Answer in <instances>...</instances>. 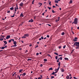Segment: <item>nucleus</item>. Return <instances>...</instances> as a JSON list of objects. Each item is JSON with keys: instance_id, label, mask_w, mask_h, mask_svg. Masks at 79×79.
I'll list each match as a JSON object with an SVG mask.
<instances>
[{"instance_id": "1", "label": "nucleus", "mask_w": 79, "mask_h": 79, "mask_svg": "<svg viewBox=\"0 0 79 79\" xmlns=\"http://www.w3.org/2000/svg\"><path fill=\"white\" fill-rule=\"evenodd\" d=\"M75 24H77V18H75L74 20V22H73L72 24H73V23Z\"/></svg>"}, {"instance_id": "2", "label": "nucleus", "mask_w": 79, "mask_h": 79, "mask_svg": "<svg viewBox=\"0 0 79 79\" xmlns=\"http://www.w3.org/2000/svg\"><path fill=\"white\" fill-rule=\"evenodd\" d=\"M76 49H79V42H76Z\"/></svg>"}, {"instance_id": "3", "label": "nucleus", "mask_w": 79, "mask_h": 79, "mask_svg": "<svg viewBox=\"0 0 79 79\" xmlns=\"http://www.w3.org/2000/svg\"><path fill=\"white\" fill-rule=\"evenodd\" d=\"M77 38L75 37L74 38V39L73 40L74 42H76V41H77Z\"/></svg>"}, {"instance_id": "4", "label": "nucleus", "mask_w": 79, "mask_h": 79, "mask_svg": "<svg viewBox=\"0 0 79 79\" xmlns=\"http://www.w3.org/2000/svg\"><path fill=\"white\" fill-rule=\"evenodd\" d=\"M19 6H22V7L23 6V3L21 2V3H20L19 4Z\"/></svg>"}, {"instance_id": "5", "label": "nucleus", "mask_w": 79, "mask_h": 79, "mask_svg": "<svg viewBox=\"0 0 79 79\" xmlns=\"http://www.w3.org/2000/svg\"><path fill=\"white\" fill-rule=\"evenodd\" d=\"M29 35L28 34H26L24 35V36H26V37H29Z\"/></svg>"}, {"instance_id": "6", "label": "nucleus", "mask_w": 79, "mask_h": 79, "mask_svg": "<svg viewBox=\"0 0 79 79\" xmlns=\"http://www.w3.org/2000/svg\"><path fill=\"white\" fill-rule=\"evenodd\" d=\"M9 38H10V35H8L6 37V39H8Z\"/></svg>"}, {"instance_id": "7", "label": "nucleus", "mask_w": 79, "mask_h": 79, "mask_svg": "<svg viewBox=\"0 0 79 79\" xmlns=\"http://www.w3.org/2000/svg\"><path fill=\"white\" fill-rule=\"evenodd\" d=\"M60 70L61 72H64V69L63 68L60 69Z\"/></svg>"}, {"instance_id": "8", "label": "nucleus", "mask_w": 79, "mask_h": 79, "mask_svg": "<svg viewBox=\"0 0 79 79\" xmlns=\"http://www.w3.org/2000/svg\"><path fill=\"white\" fill-rule=\"evenodd\" d=\"M33 19H31L30 20H29L28 21V22L29 23L30 22H31V23H32V22H33Z\"/></svg>"}, {"instance_id": "9", "label": "nucleus", "mask_w": 79, "mask_h": 79, "mask_svg": "<svg viewBox=\"0 0 79 79\" xmlns=\"http://www.w3.org/2000/svg\"><path fill=\"white\" fill-rule=\"evenodd\" d=\"M55 2L56 3H58V0H55Z\"/></svg>"}, {"instance_id": "10", "label": "nucleus", "mask_w": 79, "mask_h": 79, "mask_svg": "<svg viewBox=\"0 0 79 79\" xmlns=\"http://www.w3.org/2000/svg\"><path fill=\"white\" fill-rule=\"evenodd\" d=\"M3 42H4V43L5 44V45H6V44H7V42H6V41H3Z\"/></svg>"}, {"instance_id": "11", "label": "nucleus", "mask_w": 79, "mask_h": 79, "mask_svg": "<svg viewBox=\"0 0 79 79\" xmlns=\"http://www.w3.org/2000/svg\"><path fill=\"white\" fill-rule=\"evenodd\" d=\"M67 79H71V78H69V76H67L66 77Z\"/></svg>"}, {"instance_id": "12", "label": "nucleus", "mask_w": 79, "mask_h": 79, "mask_svg": "<svg viewBox=\"0 0 79 79\" xmlns=\"http://www.w3.org/2000/svg\"><path fill=\"white\" fill-rule=\"evenodd\" d=\"M26 73H23V74H22V76H25V75H26Z\"/></svg>"}, {"instance_id": "13", "label": "nucleus", "mask_w": 79, "mask_h": 79, "mask_svg": "<svg viewBox=\"0 0 79 79\" xmlns=\"http://www.w3.org/2000/svg\"><path fill=\"white\" fill-rule=\"evenodd\" d=\"M13 44H14V45H16V41H15L13 42Z\"/></svg>"}, {"instance_id": "14", "label": "nucleus", "mask_w": 79, "mask_h": 79, "mask_svg": "<svg viewBox=\"0 0 79 79\" xmlns=\"http://www.w3.org/2000/svg\"><path fill=\"white\" fill-rule=\"evenodd\" d=\"M23 69H21L19 70V73H21V71H23Z\"/></svg>"}, {"instance_id": "15", "label": "nucleus", "mask_w": 79, "mask_h": 79, "mask_svg": "<svg viewBox=\"0 0 79 79\" xmlns=\"http://www.w3.org/2000/svg\"><path fill=\"white\" fill-rule=\"evenodd\" d=\"M39 5H40V6H39V7H40V6H42V3H39Z\"/></svg>"}, {"instance_id": "16", "label": "nucleus", "mask_w": 79, "mask_h": 79, "mask_svg": "<svg viewBox=\"0 0 79 79\" xmlns=\"http://www.w3.org/2000/svg\"><path fill=\"white\" fill-rule=\"evenodd\" d=\"M26 37L25 36H23L22 37V39H24V38H26Z\"/></svg>"}, {"instance_id": "17", "label": "nucleus", "mask_w": 79, "mask_h": 79, "mask_svg": "<svg viewBox=\"0 0 79 79\" xmlns=\"http://www.w3.org/2000/svg\"><path fill=\"white\" fill-rule=\"evenodd\" d=\"M76 42L72 46V47H75V45H76Z\"/></svg>"}, {"instance_id": "18", "label": "nucleus", "mask_w": 79, "mask_h": 79, "mask_svg": "<svg viewBox=\"0 0 79 79\" xmlns=\"http://www.w3.org/2000/svg\"><path fill=\"white\" fill-rule=\"evenodd\" d=\"M53 69H52V68H50L49 69L48 71H50V70H52Z\"/></svg>"}, {"instance_id": "19", "label": "nucleus", "mask_w": 79, "mask_h": 79, "mask_svg": "<svg viewBox=\"0 0 79 79\" xmlns=\"http://www.w3.org/2000/svg\"><path fill=\"white\" fill-rule=\"evenodd\" d=\"M60 62H59V63H58V66H59V67H60Z\"/></svg>"}, {"instance_id": "20", "label": "nucleus", "mask_w": 79, "mask_h": 79, "mask_svg": "<svg viewBox=\"0 0 79 79\" xmlns=\"http://www.w3.org/2000/svg\"><path fill=\"white\" fill-rule=\"evenodd\" d=\"M61 35H64V32H63L61 33Z\"/></svg>"}, {"instance_id": "21", "label": "nucleus", "mask_w": 79, "mask_h": 79, "mask_svg": "<svg viewBox=\"0 0 79 79\" xmlns=\"http://www.w3.org/2000/svg\"><path fill=\"white\" fill-rule=\"evenodd\" d=\"M20 16H22V17H23V16H24L23 15V14H21L20 15Z\"/></svg>"}, {"instance_id": "22", "label": "nucleus", "mask_w": 79, "mask_h": 79, "mask_svg": "<svg viewBox=\"0 0 79 79\" xmlns=\"http://www.w3.org/2000/svg\"><path fill=\"white\" fill-rule=\"evenodd\" d=\"M52 10V12L53 13H55V11H54V10Z\"/></svg>"}, {"instance_id": "23", "label": "nucleus", "mask_w": 79, "mask_h": 79, "mask_svg": "<svg viewBox=\"0 0 79 79\" xmlns=\"http://www.w3.org/2000/svg\"><path fill=\"white\" fill-rule=\"evenodd\" d=\"M64 60H68V58H65Z\"/></svg>"}, {"instance_id": "24", "label": "nucleus", "mask_w": 79, "mask_h": 79, "mask_svg": "<svg viewBox=\"0 0 79 79\" xmlns=\"http://www.w3.org/2000/svg\"><path fill=\"white\" fill-rule=\"evenodd\" d=\"M54 54H55L56 55H58V54L57 53L54 52Z\"/></svg>"}, {"instance_id": "25", "label": "nucleus", "mask_w": 79, "mask_h": 79, "mask_svg": "<svg viewBox=\"0 0 79 79\" xmlns=\"http://www.w3.org/2000/svg\"><path fill=\"white\" fill-rule=\"evenodd\" d=\"M59 69H60V67H58L57 69V71H58Z\"/></svg>"}, {"instance_id": "26", "label": "nucleus", "mask_w": 79, "mask_h": 79, "mask_svg": "<svg viewBox=\"0 0 79 79\" xmlns=\"http://www.w3.org/2000/svg\"><path fill=\"white\" fill-rule=\"evenodd\" d=\"M10 9L11 10H13V7H12L11 8H10Z\"/></svg>"}, {"instance_id": "27", "label": "nucleus", "mask_w": 79, "mask_h": 79, "mask_svg": "<svg viewBox=\"0 0 79 79\" xmlns=\"http://www.w3.org/2000/svg\"><path fill=\"white\" fill-rule=\"evenodd\" d=\"M17 77L19 78V79H21V78H20V76H19V75L17 76Z\"/></svg>"}, {"instance_id": "28", "label": "nucleus", "mask_w": 79, "mask_h": 79, "mask_svg": "<svg viewBox=\"0 0 79 79\" xmlns=\"http://www.w3.org/2000/svg\"><path fill=\"white\" fill-rule=\"evenodd\" d=\"M17 45L16 44H15L13 46V47H16Z\"/></svg>"}, {"instance_id": "29", "label": "nucleus", "mask_w": 79, "mask_h": 79, "mask_svg": "<svg viewBox=\"0 0 79 79\" xmlns=\"http://www.w3.org/2000/svg\"><path fill=\"white\" fill-rule=\"evenodd\" d=\"M51 74H52V75H54V74H55V72H53Z\"/></svg>"}, {"instance_id": "30", "label": "nucleus", "mask_w": 79, "mask_h": 79, "mask_svg": "<svg viewBox=\"0 0 79 79\" xmlns=\"http://www.w3.org/2000/svg\"><path fill=\"white\" fill-rule=\"evenodd\" d=\"M4 48H5V47H2L1 49H4Z\"/></svg>"}, {"instance_id": "31", "label": "nucleus", "mask_w": 79, "mask_h": 79, "mask_svg": "<svg viewBox=\"0 0 79 79\" xmlns=\"http://www.w3.org/2000/svg\"><path fill=\"white\" fill-rule=\"evenodd\" d=\"M44 61H47V59H44Z\"/></svg>"}, {"instance_id": "32", "label": "nucleus", "mask_w": 79, "mask_h": 79, "mask_svg": "<svg viewBox=\"0 0 79 79\" xmlns=\"http://www.w3.org/2000/svg\"><path fill=\"white\" fill-rule=\"evenodd\" d=\"M60 60H62L63 58H62V57H60L59 58Z\"/></svg>"}, {"instance_id": "33", "label": "nucleus", "mask_w": 79, "mask_h": 79, "mask_svg": "<svg viewBox=\"0 0 79 79\" xmlns=\"http://www.w3.org/2000/svg\"><path fill=\"white\" fill-rule=\"evenodd\" d=\"M11 17H12V18H13L14 17V16H15V14H14V15L13 16H10Z\"/></svg>"}, {"instance_id": "34", "label": "nucleus", "mask_w": 79, "mask_h": 79, "mask_svg": "<svg viewBox=\"0 0 79 79\" xmlns=\"http://www.w3.org/2000/svg\"><path fill=\"white\" fill-rule=\"evenodd\" d=\"M11 40H9V43H10V42H11Z\"/></svg>"}, {"instance_id": "35", "label": "nucleus", "mask_w": 79, "mask_h": 79, "mask_svg": "<svg viewBox=\"0 0 79 79\" xmlns=\"http://www.w3.org/2000/svg\"><path fill=\"white\" fill-rule=\"evenodd\" d=\"M70 3H73V1L71 0H70Z\"/></svg>"}, {"instance_id": "36", "label": "nucleus", "mask_w": 79, "mask_h": 79, "mask_svg": "<svg viewBox=\"0 0 79 79\" xmlns=\"http://www.w3.org/2000/svg\"><path fill=\"white\" fill-rule=\"evenodd\" d=\"M49 4L50 5H51V1L49 2Z\"/></svg>"}, {"instance_id": "37", "label": "nucleus", "mask_w": 79, "mask_h": 79, "mask_svg": "<svg viewBox=\"0 0 79 79\" xmlns=\"http://www.w3.org/2000/svg\"><path fill=\"white\" fill-rule=\"evenodd\" d=\"M48 8L49 10H50L51 9V7H48Z\"/></svg>"}, {"instance_id": "38", "label": "nucleus", "mask_w": 79, "mask_h": 79, "mask_svg": "<svg viewBox=\"0 0 79 79\" xmlns=\"http://www.w3.org/2000/svg\"><path fill=\"white\" fill-rule=\"evenodd\" d=\"M29 60H32V59H27V61H29Z\"/></svg>"}, {"instance_id": "39", "label": "nucleus", "mask_w": 79, "mask_h": 79, "mask_svg": "<svg viewBox=\"0 0 79 79\" xmlns=\"http://www.w3.org/2000/svg\"><path fill=\"white\" fill-rule=\"evenodd\" d=\"M66 47V45H65L63 47V48H65Z\"/></svg>"}, {"instance_id": "40", "label": "nucleus", "mask_w": 79, "mask_h": 79, "mask_svg": "<svg viewBox=\"0 0 79 79\" xmlns=\"http://www.w3.org/2000/svg\"><path fill=\"white\" fill-rule=\"evenodd\" d=\"M47 37H48V38H49V37H50V36H49V35H47Z\"/></svg>"}, {"instance_id": "41", "label": "nucleus", "mask_w": 79, "mask_h": 79, "mask_svg": "<svg viewBox=\"0 0 79 79\" xmlns=\"http://www.w3.org/2000/svg\"><path fill=\"white\" fill-rule=\"evenodd\" d=\"M59 59H58L57 60V62L58 63V62H59Z\"/></svg>"}, {"instance_id": "42", "label": "nucleus", "mask_w": 79, "mask_h": 79, "mask_svg": "<svg viewBox=\"0 0 79 79\" xmlns=\"http://www.w3.org/2000/svg\"><path fill=\"white\" fill-rule=\"evenodd\" d=\"M55 58L56 60H57V59H58V57H57V56H56Z\"/></svg>"}, {"instance_id": "43", "label": "nucleus", "mask_w": 79, "mask_h": 79, "mask_svg": "<svg viewBox=\"0 0 79 79\" xmlns=\"http://www.w3.org/2000/svg\"><path fill=\"white\" fill-rule=\"evenodd\" d=\"M42 77H39L38 78V79H42Z\"/></svg>"}, {"instance_id": "44", "label": "nucleus", "mask_w": 79, "mask_h": 79, "mask_svg": "<svg viewBox=\"0 0 79 79\" xmlns=\"http://www.w3.org/2000/svg\"><path fill=\"white\" fill-rule=\"evenodd\" d=\"M40 67H42V66H43V65H42V64H40Z\"/></svg>"}, {"instance_id": "45", "label": "nucleus", "mask_w": 79, "mask_h": 79, "mask_svg": "<svg viewBox=\"0 0 79 79\" xmlns=\"http://www.w3.org/2000/svg\"><path fill=\"white\" fill-rule=\"evenodd\" d=\"M39 54V53H37L36 54V55H37V56H38Z\"/></svg>"}, {"instance_id": "46", "label": "nucleus", "mask_w": 79, "mask_h": 79, "mask_svg": "<svg viewBox=\"0 0 79 79\" xmlns=\"http://www.w3.org/2000/svg\"><path fill=\"white\" fill-rule=\"evenodd\" d=\"M41 39L43 40V39H44V37H43V36H41Z\"/></svg>"}, {"instance_id": "47", "label": "nucleus", "mask_w": 79, "mask_h": 79, "mask_svg": "<svg viewBox=\"0 0 79 79\" xmlns=\"http://www.w3.org/2000/svg\"><path fill=\"white\" fill-rule=\"evenodd\" d=\"M74 79H77V78L76 77H73Z\"/></svg>"}, {"instance_id": "48", "label": "nucleus", "mask_w": 79, "mask_h": 79, "mask_svg": "<svg viewBox=\"0 0 79 79\" xmlns=\"http://www.w3.org/2000/svg\"><path fill=\"white\" fill-rule=\"evenodd\" d=\"M3 40V39H2V38H1V39H0V40Z\"/></svg>"}, {"instance_id": "49", "label": "nucleus", "mask_w": 79, "mask_h": 79, "mask_svg": "<svg viewBox=\"0 0 79 79\" xmlns=\"http://www.w3.org/2000/svg\"><path fill=\"white\" fill-rule=\"evenodd\" d=\"M1 37H3V38H4V37H5L4 36H3L2 35H1Z\"/></svg>"}, {"instance_id": "50", "label": "nucleus", "mask_w": 79, "mask_h": 79, "mask_svg": "<svg viewBox=\"0 0 79 79\" xmlns=\"http://www.w3.org/2000/svg\"><path fill=\"white\" fill-rule=\"evenodd\" d=\"M58 21H59V20H60V17L58 18Z\"/></svg>"}, {"instance_id": "51", "label": "nucleus", "mask_w": 79, "mask_h": 79, "mask_svg": "<svg viewBox=\"0 0 79 79\" xmlns=\"http://www.w3.org/2000/svg\"><path fill=\"white\" fill-rule=\"evenodd\" d=\"M58 19H56V23H57L58 22Z\"/></svg>"}, {"instance_id": "52", "label": "nucleus", "mask_w": 79, "mask_h": 79, "mask_svg": "<svg viewBox=\"0 0 79 79\" xmlns=\"http://www.w3.org/2000/svg\"><path fill=\"white\" fill-rule=\"evenodd\" d=\"M48 56H50V57H51V58L52 57L51 56L49 55V54H48Z\"/></svg>"}, {"instance_id": "53", "label": "nucleus", "mask_w": 79, "mask_h": 79, "mask_svg": "<svg viewBox=\"0 0 79 79\" xmlns=\"http://www.w3.org/2000/svg\"><path fill=\"white\" fill-rule=\"evenodd\" d=\"M11 40H12L13 42H15V40L14 39H11Z\"/></svg>"}, {"instance_id": "54", "label": "nucleus", "mask_w": 79, "mask_h": 79, "mask_svg": "<svg viewBox=\"0 0 79 79\" xmlns=\"http://www.w3.org/2000/svg\"><path fill=\"white\" fill-rule=\"evenodd\" d=\"M53 78H54V76H52L51 77V79H53Z\"/></svg>"}, {"instance_id": "55", "label": "nucleus", "mask_w": 79, "mask_h": 79, "mask_svg": "<svg viewBox=\"0 0 79 79\" xmlns=\"http://www.w3.org/2000/svg\"><path fill=\"white\" fill-rule=\"evenodd\" d=\"M10 10L7 11V12L8 13H10Z\"/></svg>"}, {"instance_id": "56", "label": "nucleus", "mask_w": 79, "mask_h": 79, "mask_svg": "<svg viewBox=\"0 0 79 79\" xmlns=\"http://www.w3.org/2000/svg\"><path fill=\"white\" fill-rule=\"evenodd\" d=\"M15 11H16V8H15Z\"/></svg>"}, {"instance_id": "57", "label": "nucleus", "mask_w": 79, "mask_h": 79, "mask_svg": "<svg viewBox=\"0 0 79 79\" xmlns=\"http://www.w3.org/2000/svg\"><path fill=\"white\" fill-rule=\"evenodd\" d=\"M61 48V46H59V48Z\"/></svg>"}, {"instance_id": "58", "label": "nucleus", "mask_w": 79, "mask_h": 79, "mask_svg": "<svg viewBox=\"0 0 79 79\" xmlns=\"http://www.w3.org/2000/svg\"><path fill=\"white\" fill-rule=\"evenodd\" d=\"M48 25V26H51V25L49 24H47Z\"/></svg>"}, {"instance_id": "59", "label": "nucleus", "mask_w": 79, "mask_h": 79, "mask_svg": "<svg viewBox=\"0 0 79 79\" xmlns=\"http://www.w3.org/2000/svg\"><path fill=\"white\" fill-rule=\"evenodd\" d=\"M55 71H57V69H55Z\"/></svg>"}, {"instance_id": "60", "label": "nucleus", "mask_w": 79, "mask_h": 79, "mask_svg": "<svg viewBox=\"0 0 79 79\" xmlns=\"http://www.w3.org/2000/svg\"><path fill=\"white\" fill-rule=\"evenodd\" d=\"M59 56H62V55H59Z\"/></svg>"}, {"instance_id": "61", "label": "nucleus", "mask_w": 79, "mask_h": 79, "mask_svg": "<svg viewBox=\"0 0 79 79\" xmlns=\"http://www.w3.org/2000/svg\"><path fill=\"white\" fill-rule=\"evenodd\" d=\"M39 47V46H38L37 45H36V47H35V48H37V47Z\"/></svg>"}, {"instance_id": "62", "label": "nucleus", "mask_w": 79, "mask_h": 79, "mask_svg": "<svg viewBox=\"0 0 79 79\" xmlns=\"http://www.w3.org/2000/svg\"><path fill=\"white\" fill-rule=\"evenodd\" d=\"M52 7L53 8H55V6H53Z\"/></svg>"}, {"instance_id": "63", "label": "nucleus", "mask_w": 79, "mask_h": 79, "mask_svg": "<svg viewBox=\"0 0 79 79\" xmlns=\"http://www.w3.org/2000/svg\"><path fill=\"white\" fill-rule=\"evenodd\" d=\"M55 5L56 6H58V5H57V4H56Z\"/></svg>"}, {"instance_id": "64", "label": "nucleus", "mask_w": 79, "mask_h": 79, "mask_svg": "<svg viewBox=\"0 0 79 79\" xmlns=\"http://www.w3.org/2000/svg\"><path fill=\"white\" fill-rule=\"evenodd\" d=\"M77 29H79V26L77 27Z\"/></svg>"}]
</instances>
